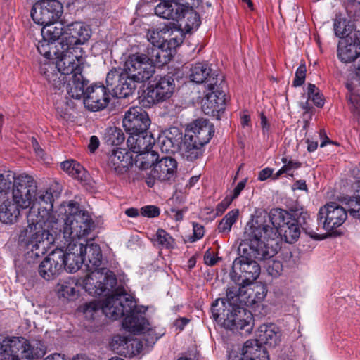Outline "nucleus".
Here are the masks:
<instances>
[{
  "mask_svg": "<svg viewBox=\"0 0 360 360\" xmlns=\"http://www.w3.org/2000/svg\"><path fill=\"white\" fill-rule=\"evenodd\" d=\"M152 240L155 245L162 248L170 249L175 245L174 239L162 229H158Z\"/></svg>",
  "mask_w": 360,
  "mask_h": 360,
  "instance_id": "obj_38",
  "label": "nucleus"
},
{
  "mask_svg": "<svg viewBox=\"0 0 360 360\" xmlns=\"http://www.w3.org/2000/svg\"><path fill=\"white\" fill-rule=\"evenodd\" d=\"M233 201L231 198L226 196L220 203H219L216 207V215H221L225 210L229 207Z\"/></svg>",
  "mask_w": 360,
  "mask_h": 360,
  "instance_id": "obj_54",
  "label": "nucleus"
},
{
  "mask_svg": "<svg viewBox=\"0 0 360 360\" xmlns=\"http://www.w3.org/2000/svg\"><path fill=\"white\" fill-rule=\"evenodd\" d=\"M56 110L60 117L67 118L69 111L72 108L70 103L64 100L57 101L55 103Z\"/></svg>",
  "mask_w": 360,
  "mask_h": 360,
  "instance_id": "obj_49",
  "label": "nucleus"
},
{
  "mask_svg": "<svg viewBox=\"0 0 360 360\" xmlns=\"http://www.w3.org/2000/svg\"><path fill=\"white\" fill-rule=\"evenodd\" d=\"M123 70L135 81L144 83L154 74L155 66L146 55L133 54L125 61Z\"/></svg>",
  "mask_w": 360,
  "mask_h": 360,
  "instance_id": "obj_15",
  "label": "nucleus"
},
{
  "mask_svg": "<svg viewBox=\"0 0 360 360\" xmlns=\"http://www.w3.org/2000/svg\"><path fill=\"white\" fill-rule=\"evenodd\" d=\"M348 100L356 108V112H360V96L351 93L348 96Z\"/></svg>",
  "mask_w": 360,
  "mask_h": 360,
  "instance_id": "obj_58",
  "label": "nucleus"
},
{
  "mask_svg": "<svg viewBox=\"0 0 360 360\" xmlns=\"http://www.w3.org/2000/svg\"><path fill=\"white\" fill-rule=\"evenodd\" d=\"M91 34L89 27L82 22H75L68 25L60 42V49H58L56 52L60 56L74 55L73 52H75L77 46L86 43Z\"/></svg>",
  "mask_w": 360,
  "mask_h": 360,
  "instance_id": "obj_14",
  "label": "nucleus"
},
{
  "mask_svg": "<svg viewBox=\"0 0 360 360\" xmlns=\"http://www.w3.org/2000/svg\"><path fill=\"white\" fill-rule=\"evenodd\" d=\"M59 212L67 214L62 228L52 232L53 240L45 241L44 245L37 248L32 245H25L28 252H32V257H39L44 254L46 248L56 240L63 243L66 249L63 250L64 269L70 273L76 272L82 264L85 263L84 244L77 240L87 236L94 226V222L89 212L82 210L79 203L70 202L59 208Z\"/></svg>",
  "mask_w": 360,
  "mask_h": 360,
  "instance_id": "obj_1",
  "label": "nucleus"
},
{
  "mask_svg": "<svg viewBox=\"0 0 360 360\" xmlns=\"http://www.w3.org/2000/svg\"><path fill=\"white\" fill-rule=\"evenodd\" d=\"M228 286L226 297L217 300L211 308L212 318L224 328L230 330H243L249 333L252 329V316L250 311L240 305L246 304V294L251 289L246 288L238 279Z\"/></svg>",
  "mask_w": 360,
  "mask_h": 360,
  "instance_id": "obj_3",
  "label": "nucleus"
},
{
  "mask_svg": "<svg viewBox=\"0 0 360 360\" xmlns=\"http://www.w3.org/2000/svg\"><path fill=\"white\" fill-rule=\"evenodd\" d=\"M239 211L237 209L229 211L220 221L218 230L220 233H229L238 219Z\"/></svg>",
  "mask_w": 360,
  "mask_h": 360,
  "instance_id": "obj_40",
  "label": "nucleus"
},
{
  "mask_svg": "<svg viewBox=\"0 0 360 360\" xmlns=\"http://www.w3.org/2000/svg\"><path fill=\"white\" fill-rule=\"evenodd\" d=\"M259 342L258 339L247 340L242 349L243 355L250 360H268L267 353Z\"/></svg>",
  "mask_w": 360,
  "mask_h": 360,
  "instance_id": "obj_34",
  "label": "nucleus"
},
{
  "mask_svg": "<svg viewBox=\"0 0 360 360\" xmlns=\"http://www.w3.org/2000/svg\"><path fill=\"white\" fill-rule=\"evenodd\" d=\"M55 55L57 59L56 64L44 63L40 66V72L56 94L64 88L68 76L74 70L78 56L67 54L60 56L58 52H55Z\"/></svg>",
  "mask_w": 360,
  "mask_h": 360,
  "instance_id": "obj_7",
  "label": "nucleus"
},
{
  "mask_svg": "<svg viewBox=\"0 0 360 360\" xmlns=\"http://www.w3.org/2000/svg\"><path fill=\"white\" fill-rule=\"evenodd\" d=\"M36 202L27 214V226L21 231L19 240L23 245L41 247L44 242L53 240V233L62 228L64 219L68 214L59 212V208L63 205H68L70 201L63 202L56 212H53V195L47 191H36Z\"/></svg>",
  "mask_w": 360,
  "mask_h": 360,
  "instance_id": "obj_2",
  "label": "nucleus"
},
{
  "mask_svg": "<svg viewBox=\"0 0 360 360\" xmlns=\"http://www.w3.org/2000/svg\"><path fill=\"white\" fill-rule=\"evenodd\" d=\"M23 210L10 197L0 204V221L6 224L18 222Z\"/></svg>",
  "mask_w": 360,
  "mask_h": 360,
  "instance_id": "obj_31",
  "label": "nucleus"
},
{
  "mask_svg": "<svg viewBox=\"0 0 360 360\" xmlns=\"http://www.w3.org/2000/svg\"><path fill=\"white\" fill-rule=\"evenodd\" d=\"M193 4H171L164 1L155 8V13L164 19L177 21L186 32L197 30L200 25L198 13L193 8Z\"/></svg>",
  "mask_w": 360,
  "mask_h": 360,
  "instance_id": "obj_6",
  "label": "nucleus"
},
{
  "mask_svg": "<svg viewBox=\"0 0 360 360\" xmlns=\"http://www.w3.org/2000/svg\"><path fill=\"white\" fill-rule=\"evenodd\" d=\"M283 270V264L280 261L272 260L268 262L266 271L273 278H277L281 275Z\"/></svg>",
  "mask_w": 360,
  "mask_h": 360,
  "instance_id": "obj_47",
  "label": "nucleus"
},
{
  "mask_svg": "<svg viewBox=\"0 0 360 360\" xmlns=\"http://www.w3.org/2000/svg\"><path fill=\"white\" fill-rule=\"evenodd\" d=\"M43 360H68V359H66L64 356H62L61 354H58V353H55V354L49 355Z\"/></svg>",
  "mask_w": 360,
  "mask_h": 360,
  "instance_id": "obj_64",
  "label": "nucleus"
},
{
  "mask_svg": "<svg viewBox=\"0 0 360 360\" xmlns=\"http://www.w3.org/2000/svg\"><path fill=\"white\" fill-rule=\"evenodd\" d=\"M121 72L116 69H112L108 73L105 82L108 87L110 88L112 91L113 86L119 82Z\"/></svg>",
  "mask_w": 360,
  "mask_h": 360,
  "instance_id": "obj_48",
  "label": "nucleus"
},
{
  "mask_svg": "<svg viewBox=\"0 0 360 360\" xmlns=\"http://www.w3.org/2000/svg\"><path fill=\"white\" fill-rule=\"evenodd\" d=\"M266 212H261L248 221L244 229L243 239L238 246V254L259 261L269 260L276 253V248L269 243V240L276 238L277 231L266 223Z\"/></svg>",
  "mask_w": 360,
  "mask_h": 360,
  "instance_id": "obj_4",
  "label": "nucleus"
},
{
  "mask_svg": "<svg viewBox=\"0 0 360 360\" xmlns=\"http://www.w3.org/2000/svg\"><path fill=\"white\" fill-rule=\"evenodd\" d=\"M146 37L148 41H150L154 46L153 49L154 56L157 58H160L161 52L163 53V51L161 49V46H164L163 41H162L161 31H158L155 29L149 30L147 32Z\"/></svg>",
  "mask_w": 360,
  "mask_h": 360,
  "instance_id": "obj_39",
  "label": "nucleus"
},
{
  "mask_svg": "<svg viewBox=\"0 0 360 360\" xmlns=\"http://www.w3.org/2000/svg\"><path fill=\"white\" fill-rule=\"evenodd\" d=\"M141 214L146 217H155L160 214V209L155 205H146L140 210Z\"/></svg>",
  "mask_w": 360,
  "mask_h": 360,
  "instance_id": "obj_52",
  "label": "nucleus"
},
{
  "mask_svg": "<svg viewBox=\"0 0 360 360\" xmlns=\"http://www.w3.org/2000/svg\"><path fill=\"white\" fill-rule=\"evenodd\" d=\"M261 126L262 128L264 136L268 137L270 129V124H269L267 119L264 114L261 115Z\"/></svg>",
  "mask_w": 360,
  "mask_h": 360,
  "instance_id": "obj_60",
  "label": "nucleus"
},
{
  "mask_svg": "<svg viewBox=\"0 0 360 360\" xmlns=\"http://www.w3.org/2000/svg\"><path fill=\"white\" fill-rule=\"evenodd\" d=\"M138 156L139 160L141 161V165L143 167H154L156 162L159 161V155L156 151L152 149L146 150V152L139 154Z\"/></svg>",
  "mask_w": 360,
  "mask_h": 360,
  "instance_id": "obj_43",
  "label": "nucleus"
},
{
  "mask_svg": "<svg viewBox=\"0 0 360 360\" xmlns=\"http://www.w3.org/2000/svg\"><path fill=\"white\" fill-rule=\"evenodd\" d=\"M31 345L22 338L0 337V360H32L41 358L46 354L41 344Z\"/></svg>",
  "mask_w": 360,
  "mask_h": 360,
  "instance_id": "obj_8",
  "label": "nucleus"
},
{
  "mask_svg": "<svg viewBox=\"0 0 360 360\" xmlns=\"http://www.w3.org/2000/svg\"><path fill=\"white\" fill-rule=\"evenodd\" d=\"M211 71L212 70L207 63H198L191 68L189 77L193 82L197 84L205 82L207 89L213 90L218 79L212 77Z\"/></svg>",
  "mask_w": 360,
  "mask_h": 360,
  "instance_id": "obj_29",
  "label": "nucleus"
},
{
  "mask_svg": "<svg viewBox=\"0 0 360 360\" xmlns=\"http://www.w3.org/2000/svg\"><path fill=\"white\" fill-rule=\"evenodd\" d=\"M347 218V212L335 202L326 203L319 211L318 220L323 223V228L331 231L343 224Z\"/></svg>",
  "mask_w": 360,
  "mask_h": 360,
  "instance_id": "obj_18",
  "label": "nucleus"
},
{
  "mask_svg": "<svg viewBox=\"0 0 360 360\" xmlns=\"http://www.w3.org/2000/svg\"><path fill=\"white\" fill-rule=\"evenodd\" d=\"M274 170L269 167H266L261 170L258 174V179L259 181H265L273 175Z\"/></svg>",
  "mask_w": 360,
  "mask_h": 360,
  "instance_id": "obj_59",
  "label": "nucleus"
},
{
  "mask_svg": "<svg viewBox=\"0 0 360 360\" xmlns=\"http://www.w3.org/2000/svg\"><path fill=\"white\" fill-rule=\"evenodd\" d=\"M246 182L247 179H243L240 181L233 189V194L230 195L229 198H231L233 200L236 198L240 195V192L244 189L246 185Z\"/></svg>",
  "mask_w": 360,
  "mask_h": 360,
  "instance_id": "obj_57",
  "label": "nucleus"
},
{
  "mask_svg": "<svg viewBox=\"0 0 360 360\" xmlns=\"http://www.w3.org/2000/svg\"><path fill=\"white\" fill-rule=\"evenodd\" d=\"M41 29V36L43 39L55 41L57 39L63 38L65 28L63 25L58 20L53 21L47 25H43Z\"/></svg>",
  "mask_w": 360,
  "mask_h": 360,
  "instance_id": "obj_35",
  "label": "nucleus"
},
{
  "mask_svg": "<svg viewBox=\"0 0 360 360\" xmlns=\"http://www.w3.org/2000/svg\"><path fill=\"white\" fill-rule=\"evenodd\" d=\"M61 168L75 179L82 180L86 176L84 168L73 160L61 162Z\"/></svg>",
  "mask_w": 360,
  "mask_h": 360,
  "instance_id": "obj_37",
  "label": "nucleus"
},
{
  "mask_svg": "<svg viewBox=\"0 0 360 360\" xmlns=\"http://www.w3.org/2000/svg\"><path fill=\"white\" fill-rule=\"evenodd\" d=\"M186 134L198 145L204 146L211 139L214 132L213 125L207 120L198 119L188 126Z\"/></svg>",
  "mask_w": 360,
  "mask_h": 360,
  "instance_id": "obj_25",
  "label": "nucleus"
},
{
  "mask_svg": "<svg viewBox=\"0 0 360 360\" xmlns=\"http://www.w3.org/2000/svg\"><path fill=\"white\" fill-rule=\"evenodd\" d=\"M84 255L86 258L84 264L89 271L100 269L98 267L101 264V250L97 244L89 243L84 245Z\"/></svg>",
  "mask_w": 360,
  "mask_h": 360,
  "instance_id": "obj_33",
  "label": "nucleus"
},
{
  "mask_svg": "<svg viewBox=\"0 0 360 360\" xmlns=\"http://www.w3.org/2000/svg\"><path fill=\"white\" fill-rule=\"evenodd\" d=\"M333 29L337 37L340 38L352 37L349 36V27L347 25V21L341 18H336L333 23Z\"/></svg>",
  "mask_w": 360,
  "mask_h": 360,
  "instance_id": "obj_44",
  "label": "nucleus"
},
{
  "mask_svg": "<svg viewBox=\"0 0 360 360\" xmlns=\"http://www.w3.org/2000/svg\"><path fill=\"white\" fill-rule=\"evenodd\" d=\"M174 89V79L170 76L162 77L147 87L144 98L149 105H154L169 98Z\"/></svg>",
  "mask_w": 360,
  "mask_h": 360,
  "instance_id": "obj_19",
  "label": "nucleus"
},
{
  "mask_svg": "<svg viewBox=\"0 0 360 360\" xmlns=\"http://www.w3.org/2000/svg\"><path fill=\"white\" fill-rule=\"evenodd\" d=\"M125 137L122 131L117 127H109L105 133V141L112 146H118L123 143Z\"/></svg>",
  "mask_w": 360,
  "mask_h": 360,
  "instance_id": "obj_42",
  "label": "nucleus"
},
{
  "mask_svg": "<svg viewBox=\"0 0 360 360\" xmlns=\"http://www.w3.org/2000/svg\"><path fill=\"white\" fill-rule=\"evenodd\" d=\"M177 168L176 161L169 156L162 158L147 173L146 183L149 187L153 186L156 180L168 181L174 176Z\"/></svg>",
  "mask_w": 360,
  "mask_h": 360,
  "instance_id": "obj_22",
  "label": "nucleus"
},
{
  "mask_svg": "<svg viewBox=\"0 0 360 360\" xmlns=\"http://www.w3.org/2000/svg\"><path fill=\"white\" fill-rule=\"evenodd\" d=\"M193 229L194 240H199L203 237L205 231L202 225L198 223H193Z\"/></svg>",
  "mask_w": 360,
  "mask_h": 360,
  "instance_id": "obj_55",
  "label": "nucleus"
},
{
  "mask_svg": "<svg viewBox=\"0 0 360 360\" xmlns=\"http://www.w3.org/2000/svg\"><path fill=\"white\" fill-rule=\"evenodd\" d=\"M157 145L162 153L168 155L177 153L188 161L198 159L201 155L202 147L195 141H191L186 134L183 137L182 132L176 127H170L160 134Z\"/></svg>",
  "mask_w": 360,
  "mask_h": 360,
  "instance_id": "obj_5",
  "label": "nucleus"
},
{
  "mask_svg": "<svg viewBox=\"0 0 360 360\" xmlns=\"http://www.w3.org/2000/svg\"><path fill=\"white\" fill-rule=\"evenodd\" d=\"M99 145L100 141L98 138L96 136H91L88 146L89 150L91 153H94L98 148Z\"/></svg>",
  "mask_w": 360,
  "mask_h": 360,
  "instance_id": "obj_61",
  "label": "nucleus"
},
{
  "mask_svg": "<svg viewBox=\"0 0 360 360\" xmlns=\"http://www.w3.org/2000/svg\"><path fill=\"white\" fill-rule=\"evenodd\" d=\"M11 186V198L22 210L31 209L36 202L37 182L27 173L15 174Z\"/></svg>",
  "mask_w": 360,
  "mask_h": 360,
  "instance_id": "obj_10",
  "label": "nucleus"
},
{
  "mask_svg": "<svg viewBox=\"0 0 360 360\" xmlns=\"http://www.w3.org/2000/svg\"><path fill=\"white\" fill-rule=\"evenodd\" d=\"M131 165V156L124 149L114 148L108 155L106 168L117 175L126 173Z\"/></svg>",
  "mask_w": 360,
  "mask_h": 360,
  "instance_id": "obj_24",
  "label": "nucleus"
},
{
  "mask_svg": "<svg viewBox=\"0 0 360 360\" xmlns=\"http://www.w3.org/2000/svg\"><path fill=\"white\" fill-rule=\"evenodd\" d=\"M82 67L81 65V61L79 56L74 65V70L71 72L70 76H68V80L66 81L67 93L72 98L79 99L82 96L84 97L85 91H84L85 81L83 79L82 75Z\"/></svg>",
  "mask_w": 360,
  "mask_h": 360,
  "instance_id": "obj_28",
  "label": "nucleus"
},
{
  "mask_svg": "<svg viewBox=\"0 0 360 360\" xmlns=\"http://www.w3.org/2000/svg\"><path fill=\"white\" fill-rule=\"evenodd\" d=\"M257 337L261 344L270 348L280 345L283 340L282 330L274 323H264L257 330Z\"/></svg>",
  "mask_w": 360,
  "mask_h": 360,
  "instance_id": "obj_27",
  "label": "nucleus"
},
{
  "mask_svg": "<svg viewBox=\"0 0 360 360\" xmlns=\"http://www.w3.org/2000/svg\"><path fill=\"white\" fill-rule=\"evenodd\" d=\"M308 98L317 107H322L324 103L322 96L314 84H310L308 86Z\"/></svg>",
  "mask_w": 360,
  "mask_h": 360,
  "instance_id": "obj_46",
  "label": "nucleus"
},
{
  "mask_svg": "<svg viewBox=\"0 0 360 360\" xmlns=\"http://www.w3.org/2000/svg\"><path fill=\"white\" fill-rule=\"evenodd\" d=\"M232 280L238 279L243 285H249L260 274L261 268L257 262L246 255L238 254L232 265Z\"/></svg>",
  "mask_w": 360,
  "mask_h": 360,
  "instance_id": "obj_16",
  "label": "nucleus"
},
{
  "mask_svg": "<svg viewBox=\"0 0 360 360\" xmlns=\"http://www.w3.org/2000/svg\"><path fill=\"white\" fill-rule=\"evenodd\" d=\"M169 212V216L177 221H181L183 219L184 214L185 212V211L183 210H178L174 208H171Z\"/></svg>",
  "mask_w": 360,
  "mask_h": 360,
  "instance_id": "obj_62",
  "label": "nucleus"
},
{
  "mask_svg": "<svg viewBox=\"0 0 360 360\" xmlns=\"http://www.w3.org/2000/svg\"><path fill=\"white\" fill-rule=\"evenodd\" d=\"M56 290L60 296L69 298L76 294V283L72 278L62 281L58 283Z\"/></svg>",
  "mask_w": 360,
  "mask_h": 360,
  "instance_id": "obj_41",
  "label": "nucleus"
},
{
  "mask_svg": "<svg viewBox=\"0 0 360 360\" xmlns=\"http://www.w3.org/2000/svg\"><path fill=\"white\" fill-rule=\"evenodd\" d=\"M126 304L129 311L123 320V327L134 334L147 333L149 338L146 341L154 343L157 338L154 337V331L150 329L149 322L144 316L147 309L143 306H136L132 299H127Z\"/></svg>",
  "mask_w": 360,
  "mask_h": 360,
  "instance_id": "obj_13",
  "label": "nucleus"
},
{
  "mask_svg": "<svg viewBox=\"0 0 360 360\" xmlns=\"http://www.w3.org/2000/svg\"><path fill=\"white\" fill-rule=\"evenodd\" d=\"M110 101V96L106 88L102 84H95L85 91L83 102L85 107L91 111L104 109Z\"/></svg>",
  "mask_w": 360,
  "mask_h": 360,
  "instance_id": "obj_23",
  "label": "nucleus"
},
{
  "mask_svg": "<svg viewBox=\"0 0 360 360\" xmlns=\"http://www.w3.org/2000/svg\"><path fill=\"white\" fill-rule=\"evenodd\" d=\"M89 271L83 280V287L89 295L107 296L116 291L117 278L112 271L100 268Z\"/></svg>",
  "mask_w": 360,
  "mask_h": 360,
  "instance_id": "obj_12",
  "label": "nucleus"
},
{
  "mask_svg": "<svg viewBox=\"0 0 360 360\" xmlns=\"http://www.w3.org/2000/svg\"><path fill=\"white\" fill-rule=\"evenodd\" d=\"M188 323V319L186 318H180L176 319L174 323L176 329L182 330L185 326Z\"/></svg>",
  "mask_w": 360,
  "mask_h": 360,
  "instance_id": "obj_63",
  "label": "nucleus"
},
{
  "mask_svg": "<svg viewBox=\"0 0 360 360\" xmlns=\"http://www.w3.org/2000/svg\"><path fill=\"white\" fill-rule=\"evenodd\" d=\"M52 41L46 40L43 39V40L39 41L37 44V48L39 53L44 56L46 58L49 59L51 57V50H53V53L55 54V51H57L56 46L53 44Z\"/></svg>",
  "mask_w": 360,
  "mask_h": 360,
  "instance_id": "obj_45",
  "label": "nucleus"
},
{
  "mask_svg": "<svg viewBox=\"0 0 360 360\" xmlns=\"http://www.w3.org/2000/svg\"><path fill=\"white\" fill-rule=\"evenodd\" d=\"M139 81H135L122 70L119 82L112 88L113 94L118 98H126L132 94L137 87Z\"/></svg>",
  "mask_w": 360,
  "mask_h": 360,
  "instance_id": "obj_32",
  "label": "nucleus"
},
{
  "mask_svg": "<svg viewBox=\"0 0 360 360\" xmlns=\"http://www.w3.org/2000/svg\"><path fill=\"white\" fill-rule=\"evenodd\" d=\"M306 77V67L305 65H300L295 72V77L292 82L293 86H300L302 85L305 81Z\"/></svg>",
  "mask_w": 360,
  "mask_h": 360,
  "instance_id": "obj_51",
  "label": "nucleus"
},
{
  "mask_svg": "<svg viewBox=\"0 0 360 360\" xmlns=\"http://www.w3.org/2000/svg\"><path fill=\"white\" fill-rule=\"evenodd\" d=\"M266 223L270 228L274 227L276 231V238L281 236L288 243H293L300 236L298 221L292 215L282 209H273L268 213Z\"/></svg>",
  "mask_w": 360,
  "mask_h": 360,
  "instance_id": "obj_11",
  "label": "nucleus"
},
{
  "mask_svg": "<svg viewBox=\"0 0 360 360\" xmlns=\"http://www.w3.org/2000/svg\"><path fill=\"white\" fill-rule=\"evenodd\" d=\"M202 101V110L205 114L220 119V113L225 109V94L218 90H211Z\"/></svg>",
  "mask_w": 360,
  "mask_h": 360,
  "instance_id": "obj_26",
  "label": "nucleus"
},
{
  "mask_svg": "<svg viewBox=\"0 0 360 360\" xmlns=\"http://www.w3.org/2000/svg\"><path fill=\"white\" fill-rule=\"evenodd\" d=\"M127 143L129 148L139 155L153 148L155 139L151 133L147 131L136 132L134 134H130L127 139Z\"/></svg>",
  "mask_w": 360,
  "mask_h": 360,
  "instance_id": "obj_30",
  "label": "nucleus"
},
{
  "mask_svg": "<svg viewBox=\"0 0 360 360\" xmlns=\"http://www.w3.org/2000/svg\"><path fill=\"white\" fill-rule=\"evenodd\" d=\"M32 143L37 156L41 160H46L45 153L34 138L32 139Z\"/></svg>",
  "mask_w": 360,
  "mask_h": 360,
  "instance_id": "obj_56",
  "label": "nucleus"
},
{
  "mask_svg": "<svg viewBox=\"0 0 360 360\" xmlns=\"http://www.w3.org/2000/svg\"><path fill=\"white\" fill-rule=\"evenodd\" d=\"M63 250L57 248L51 252L40 263L38 271L46 281L56 278L64 270Z\"/></svg>",
  "mask_w": 360,
  "mask_h": 360,
  "instance_id": "obj_20",
  "label": "nucleus"
},
{
  "mask_svg": "<svg viewBox=\"0 0 360 360\" xmlns=\"http://www.w3.org/2000/svg\"><path fill=\"white\" fill-rule=\"evenodd\" d=\"M348 212L353 217L360 219V198H355L349 200Z\"/></svg>",
  "mask_w": 360,
  "mask_h": 360,
  "instance_id": "obj_50",
  "label": "nucleus"
},
{
  "mask_svg": "<svg viewBox=\"0 0 360 360\" xmlns=\"http://www.w3.org/2000/svg\"><path fill=\"white\" fill-rule=\"evenodd\" d=\"M63 13V6L58 0H41L36 2L31 11L34 22L43 25L58 20Z\"/></svg>",
  "mask_w": 360,
  "mask_h": 360,
  "instance_id": "obj_17",
  "label": "nucleus"
},
{
  "mask_svg": "<svg viewBox=\"0 0 360 360\" xmlns=\"http://www.w3.org/2000/svg\"><path fill=\"white\" fill-rule=\"evenodd\" d=\"M101 305L95 301L86 303L83 307V313L86 319H94L96 314L100 310L108 318L116 320L129 312V308L126 304L127 299H131L126 297L122 290H117L111 292Z\"/></svg>",
  "mask_w": 360,
  "mask_h": 360,
  "instance_id": "obj_9",
  "label": "nucleus"
},
{
  "mask_svg": "<svg viewBox=\"0 0 360 360\" xmlns=\"http://www.w3.org/2000/svg\"><path fill=\"white\" fill-rule=\"evenodd\" d=\"M150 124L148 113L141 107L130 108L124 115L122 120L124 129L129 134L146 131Z\"/></svg>",
  "mask_w": 360,
  "mask_h": 360,
  "instance_id": "obj_21",
  "label": "nucleus"
},
{
  "mask_svg": "<svg viewBox=\"0 0 360 360\" xmlns=\"http://www.w3.org/2000/svg\"><path fill=\"white\" fill-rule=\"evenodd\" d=\"M139 345L138 342L134 341L129 342L126 337L122 335H115L110 342V349L121 355H126L129 353L128 347L131 345L132 347L134 345Z\"/></svg>",
  "mask_w": 360,
  "mask_h": 360,
  "instance_id": "obj_36",
  "label": "nucleus"
},
{
  "mask_svg": "<svg viewBox=\"0 0 360 360\" xmlns=\"http://www.w3.org/2000/svg\"><path fill=\"white\" fill-rule=\"evenodd\" d=\"M282 162L284 165L282 167L285 169V173L298 169L301 167V163L297 160H288V158L283 157L281 159Z\"/></svg>",
  "mask_w": 360,
  "mask_h": 360,
  "instance_id": "obj_53",
  "label": "nucleus"
}]
</instances>
